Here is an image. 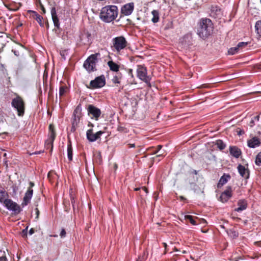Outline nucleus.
<instances>
[{
    "label": "nucleus",
    "instance_id": "1",
    "mask_svg": "<svg viewBox=\"0 0 261 261\" xmlns=\"http://www.w3.org/2000/svg\"><path fill=\"white\" fill-rule=\"evenodd\" d=\"M213 31V23L211 19L203 18L200 20L197 29V34L200 38L206 39L212 34Z\"/></svg>",
    "mask_w": 261,
    "mask_h": 261
},
{
    "label": "nucleus",
    "instance_id": "2",
    "mask_svg": "<svg viewBox=\"0 0 261 261\" xmlns=\"http://www.w3.org/2000/svg\"><path fill=\"white\" fill-rule=\"evenodd\" d=\"M118 15V8L116 6H107L102 8L100 13V19L105 22L115 20Z\"/></svg>",
    "mask_w": 261,
    "mask_h": 261
},
{
    "label": "nucleus",
    "instance_id": "3",
    "mask_svg": "<svg viewBox=\"0 0 261 261\" xmlns=\"http://www.w3.org/2000/svg\"><path fill=\"white\" fill-rule=\"evenodd\" d=\"M99 53L90 55L84 62V67L89 72L96 70V65L98 62V57H100Z\"/></svg>",
    "mask_w": 261,
    "mask_h": 261
},
{
    "label": "nucleus",
    "instance_id": "4",
    "mask_svg": "<svg viewBox=\"0 0 261 261\" xmlns=\"http://www.w3.org/2000/svg\"><path fill=\"white\" fill-rule=\"evenodd\" d=\"M4 204L8 210L12 211L13 215H17L22 211L20 205L10 199H5Z\"/></svg>",
    "mask_w": 261,
    "mask_h": 261
},
{
    "label": "nucleus",
    "instance_id": "5",
    "mask_svg": "<svg viewBox=\"0 0 261 261\" xmlns=\"http://www.w3.org/2000/svg\"><path fill=\"white\" fill-rule=\"evenodd\" d=\"M137 73V76L140 80L148 84L149 86H151L150 83L151 78L147 75L146 67L144 65H138Z\"/></svg>",
    "mask_w": 261,
    "mask_h": 261
},
{
    "label": "nucleus",
    "instance_id": "6",
    "mask_svg": "<svg viewBox=\"0 0 261 261\" xmlns=\"http://www.w3.org/2000/svg\"><path fill=\"white\" fill-rule=\"evenodd\" d=\"M112 42L113 46L117 52H119L122 49L125 48L127 44L125 38L122 36L113 38Z\"/></svg>",
    "mask_w": 261,
    "mask_h": 261
},
{
    "label": "nucleus",
    "instance_id": "7",
    "mask_svg": "<svg viewBox=\"0 0 261 261\" xmlns=\"http://www.w3.org/2000/svg\"><path fill=\"white\" fill-rule=\"evenodd\" d=\"M12 106L16 109L18 115L22 116L24 113V103L22 99L19 97L14 98L12 101Z\"/></svg>",
    "mask_w": 261,
    "mask_h": 261
},
{
    "label": "nucleus",
    "instance_id": "8",
    "mask_svg": "<svg viewBox=\"0 0 261 261\" xmlns=\"http://www.w3.org/2000/svg\"><path fill=\"white\" fill-rule=\"evenodd\" d=\"M106 84V80L104 75L96 77L94 80H92L89 86H87V88L89 89H96L100 88L103 87Z\"/></svg>",
    "mask_w": 261,
    "mask_h": 261
},
{
    "label": "nucleus",
    "instance_id": "9",
    "mask_svg": "<svg viewBox=\"0 0 261 261\" xmlns=\"http://www.w3.org/2000/svg\"><path fill=\"white\" fill-rule=\"evenodd\" d=\"M179 45L182 48L187 49L192 45V38L189 35H185L180 39Z\"/></svg>",
    "mask_w": 261,
    "mask_h": 261
},
{
    "label": "nucleus",
    "instance_id": "10",
    "mask_svg": "<svg viewBox=\"0 0 261 261\" xmlns=\"http://www.w3.org/2000/svg\"><path fill=\"white\" fill-rule=\"evenodd\" d=\"M103 134V132L101 131V130L97 132L95 134H93V129H90L87 131L86 136H87V138L89 140V141L94 142L96 140H97V139H98L99 138H100L101 135Z\"/></svg>",
    "mask_w": 261,
    "mask_h": 261
},
{
    "label": "nucleus",
    "instance_id": "11",
    "mask_svg": "<svg viewBox=\"0 0 261 261\" xmlns=\"http://www.w3.org/2000/svg\"><path fill=\"white\" fill-rule=\"evenodd\" d=\"M88 114L92 115L96 120H98L101 114L100 109L91 105L88 106Z\"/></svg>",
    "mask_w": 261,
    "mask_h": 261
},
{
    "label": "nucleus",
    "instance_id": "12",
    "mask_svg": "<svg viewBox=\"0 0 261 261\" xmlns=\"http://www.w3.org/2000/svg\"><path fill=\"white\" fill-rule=\"evenodd\" d=\"M134 9V4L133 3L126 4L121 8V13L125 16L130 15Z\"/></svg>",
    "mask_w": 261,
    "mask_h": 261
},
{
    "label": "nucleus",
    "instance_id": "13",
    "mask_svg": "<svg viewBox=\"0 0 261 261\" xmlns=\"http://www.w3.org/2000/svg\"><path fill=\"white\" fill-rule=\"evenodd\" d=\"M49 138L47 140L48 144L50 145L51 150L53 148V143L56 138V133L54 129V126L53 124H50L49 126Z\"/></svg>",
    "mask_w": 261,
    "mask_h": 261
},
{
    "label": "nucleus",
    "instance_id": "14",
    "mask_svg": "<svg viewBox=\"0 0 261 261\" xmlns=\"http://www.w3.org/2000/svg\"><path fill=\"white\" fill-rule=\"evenodd\" d=\"M33 194V190L31 188H28L23 197V202L21 203V206L22 207H24V206H26L28 204L32 198Z\"/></svg>",
    "mask_w": 261,
    "mask_h": 261
},
{
    "label": "nucleus",
    "instance_id": "15",
    "mask_svg": "<svg viewBox=\"0 0 261 261\" xmlns=\"http://www.w3.org/2000/svg\"><path fill=\"white\" fill-rule=\"evenodd\" d=\"M81 109L79 106H78L74 110L73 114V120L72 123L73 125H77L80 122V114H81Z\"/></svg>",
    "mask_w": 261,
    "mask_h": 261
},
{
    "label": "nucleus",
    "instance_id": "16",
    "mask_svg": "<svg viewBox=\"0 0 261 261\" xmlns=\"http://www.w3.org/2000/svg\"><path fill=\"white\" fill-rule=\"evenodd\" d=\"M238 170L240 175L247 179L249 177V171L246 169L244 166L239 164L238 166Z\"/></svg>",
    "mask_w": 261,
    "mask_h": 261
},
{
    "label": "nucleus",
    "instance_id": "17",
    "mask_svg": "<svg viewBox=\"0 0 261 261\" xmlns=\"http://www.w3.org/2000/svg\"><path fill=\"white\" fill-rule=\"evenodd\" d=\"M229 151L230 154L236 158H239L242 154L241 149L236 146H230Z\"/></svg>",
    "mask_w": 261,
    "mask_h": 261
},
{
    "label": "nucleus",
    "instance_id": "18",
    "mask_svg": "<svg viewBox=\"0 0 261 261\" xmlns=\"http://www.w3.org/2000/svg\"><path fill=\"white\" fill-rule=\"evenodd\" d=\"M51 14L55 27L57 29H60V23L57 15L56 8L55 7H53L51 8Z\"/></svg>",
    "mask_w": 261,
    "mask_h": 261
},
{
    "label": "nucleus",
    "instance_id": "19",
    "mask_svg": "<svg viewBox=\"0 0 261 261\" xmlns=\"http://www.w3.org/2000/svg\"><path fill=\"white\" fill-rule=\"evenodd\" d=\"M248 146L250 148H255L260 144V141L259 139L256 137H253L247 142Z\"/></svg>",
    "mask_w": 261,
    "mask_h": 261
},
{
    "label": "nucleus",
    "instance_id": "20",
    "mask_svg": "<svg viewBox=\"0 0 261 261\" xmlns=\"http://www.w3.org/2000/svg\"><path fill=\"white\" fill-rule=\"evenodd\" d=\"M238 205L239 207L235 209V211L239 212L245 210L247 208V203L245 200L241 199L238 201Z\"/></svg>",
    "mask_w": 261,
    "mask_h": 261
},
{
    "label": "nucleus",
    "instance_id": "21",
    "mask_svg": "<svg viewBox=\"0 0 261 261\" xmlns=\"http://www.w3.org/2000/svg\"><path fill=\"white\" fill-rule=\"evenodd\" d=\"M221 14V9L217 6H212L211 8V16L217 17Z\"/></svg>",
    "mask_w": 261,
    "mask_h": 261
},
{
    "label": "nucleus",
    "instance_id": "22",
    "mask_svg": "<svg viewBox=\"0 0 261 261\" xmlns=\"http://www.w3.org/2000/svg\"><path fill=\"white\" fill-rule=\"evenodd\" d=\"M28 12L30 13H32L33 14L32 17L36 19V20L39 23V25L41 27H44V24L42 22L43 17L41 15H40L37 12L34 11L29 10Z\"/></svg>",
    "mask_w": 261,
    "mask_h": 261
},
{
    "label": "nucleus",
    "instance_id": "23",
    "mask_svg": "<svg viewBox=\"0 0 261 261\" xmlns=\"http://www.w3.org/2000/svg\"><path fill=\"white\" fill-rule=\"evenodd\" d=\"M91 34L88 31H84L83 34L82 35L81 39L84 40L85 39V41L84 42V44H90L91 42Z\"/></svg>",
    "mask_w": 261,
    "mask_h": 261
},
{
    "label": "nucleus",
    "instance_id": "24",
    "mask_svg": "<svg viewBox=\"0 0 261 261\" xmlns=\"http://www.w3.org/2000/svg\"><path fill=\"white\" fill-rule=\"evenodd\" d=\"M108 65L110 69L114 72H118L119 70V65L113 62L112 60L109 61L108 62Z\"/></svg>",
    "mask_w": 261,
    "mask_h": 261
},
{
    "label": "nucleus",
    "instance_id": "25",
    "mask_svg": "<svg viewBox=\"0 0 261 261\" xmlns=\"http://www.w3.org/2000/svg\"><path fill=\"white\" fill-rule=\"evenodd\" d=\"M67 156L69 161H71L73 156V149L70 140L68 141L67 145Z\"/></svg>",
    "mask_w": 261,
    "mask_h": 261
},
{
    "label": "nucleus",
    "instance_id": "26",
    "mask_svg": "<svg viewBox=\"0 0 261 261\" xmlns=\"http://www.w3.org/2000/svg\"><path fill=\"white\" fill-rule=\"evenodd\" d=\"M228 178H230V175L224 174V175L221 177L219 181L218 186L219 187L220 186H222L223 185H224L227 182Z\"/></svg>",
    "mask_w": 261,
    "mask_h": 261
},
{
    "label": "nucleus",
    "instance_id": "27",
    "mask_svg": "<svg viewBox=\"0 0 261 261\" xmlns=\"http://www.w3.org/2000/svg\"><path fill=\"white\" fill-rule=\"evenodd\" d=\"M153 17L151 19L153 23H156L159 20V13L157 10H153L151 12Z\"/></svg>",
    "mask_w": 261,
    "mask_h": 261
},
{
    "label": "nucleus",
    "instance_id": "28",
    "mask_svg": "<svg viewBox=\"0 0 261 261\" xmlns=\"http://www.w3.org/2000/svg\"><path fill=\"white\" fill-rule=\"evenodd\" d=\"M215 144L217 145V147L221 150L224 149L226 147L225 144L221 140H217Z\"/></svg>",
    "mask_w": 261,
    "mask_h": 261
},
{
    "label": "nucleus",
    "instance_id": "29",
    "mask_svg": "<svg viewBox=\"0 0 261 261\" xmlns=\"http://www.w3.org/2000/svg\"><path fill=\"white\" fill-rule=\"evenodd\" d=\"M68 88L66 86L62 85L59 88V95L60 96H63L67 91Z\"/></svg>",
    "mask_w": 261,
    "mask_h": 261
},
{
    "label": "nucleus",
    "instance_id": "30",
    "mask_svg": "<svg viewBox=\"0 0 261 261\" xmlns=\"http://www.w3.org/2000/svg\"><path fill=\"white\" fill-rule=\"evenodd\" d=\"M255 28L257 34L261 36V20L256 22Z\"/></svg>",
    "mask_w": 261,
    "mask_h": 261
},
{
    "label": "nucleus",
    "instance_id": "31",
    "mask_svg": "<svg viewBox=\"0 0 261 261\" xmlns=\"http://www.w3.org/2000/svg\"><path fill=\"white\" fill-rule=\"evenodd\" d=\"M231 197L227 196L226 194L222 193L220 199L222 202H227Z\"/></svg>",
    "mask_w": 261,
    "mask_h": 261
},
{
    "label": "nucleus",
    "instance_id": "32",
    "mask_svg": "<svg viewBox=\"0 0 261 261\" xmlns=\"http://www.w3.org/2000/svg\"><path fill=\"white\" fill-rule=\"evenodd\" d=\"M227 233L228 235L233 238H236L238 236V233L233 229H230L227 231Z\"/></svg>",
    "mask_w": 261,
    "mask_h": 261
},
{
    "label": "nucleus",
    "instance_id": "33",
    "mask_svg": "<svg viewBox=\"0 0 261 261\" xmlns=\"http://www.w3.org/2000/svg\"><path fill=\"white\" fill-rule=\"evenodd\" d=\"M6 196H8V194L5 191L0 190V202H4Z\"/></svg>",
    "mask_w": 261,
    "mask_h": 261
},
{
    "label": "nucleus",
    "instance_id": "34",
    "mask_svg": "<svg viewBox=\"0 0 261 261\" xmlns=\"http://www.w3.org/2000/svg\"><path fill=\"white\" fill-rule=\"evenodd\" d=\"M186 220H189L192 225H196V221L193 219V217L191 215H186L185 216Z\"/></svg>",
    "mask_w": 261,
    "mask_h": 261
},
{
    "label": "nucleus",
    "instance_id": "35",
    "mask_svg": "<svg viewBox=\"0 0 261 261\" xmlns=\"http://www.w3.org/2000/svg\"><path fill=\"white\" fill-rule=\"evenodd\" d=\"M239 49V48H238L237 46L234 47H231L228 50V53L229 55H234L238 51Z\"/></svg>",
    "mask_w": 261,
    "mask_h": 261
},
{
    "label": "nucleus",
    "instance_id": "36",
    "mask_svg": "<svg viewBox=\"0 0 261 261\" xmlns=\"http://www.w3.org/2000/svg\"><path fill=\"white\" fill-rule=\"evenodd\" d=\"M255 164L258 166H260L261 165V152L258 153L256 157Z\"/></svg>",
    "mask_w": 261,
    "mask_h": 261
},
{
    "label": "nucleus",
    "instance_id": "37",
    "mask_svg": "<svg viewBox=\"0 0 261 261\" xmlns=\"http://www.w3.org/2000/svg\"><path fill=\"white\" fill-rule=\"evenodd\" d=\"M231 187L229 186L227 187V189L222 193L223 194H226L227 196L230 197L232 196L231 194Z\"/></svg>",
    "mask_w": 261,
    "mask_h": 261
},
{
    "label": "nucleus",
    "instance_id": "38",
    "mask_svg": "<svg viewBox=\"0 0 261 261\" xmlns=\"http://www.w3.org/2000/svg\"><path fill=\"white\" fill-rule=\"evenodd\" d=\"M248 44V42H239L238 45H237V46H238V48H243V47H246Z\"/></svg>",
    "mask_w": 261,
    "mask_h": 261
},
{
    "label": "nucleus",
    "instance_id": "39",
    "mask_svg": "<svg viewBox=\"0 0 261 261\" xmlns=\"http://www.w3.org/2000/svg\"><path fill=\"white\" fill-rule=\"evenodd\" d=\"M28 228V227L27 226L25 229H23L21 232L22 237L24 238H27Z\"/></svg>",
    "mask_w": 261,
    "mask_h": 261
},
{
    "label": "nucleus",
    "instance_id": "40",
    "mask_svg": "<svg viewBox=\"0 0 261 261\" xmlns=\"http://www.w3.org/2000/svg\"><path fill=\"white\" fill-rule=\"evenodd\" d=\"M162 148V146L160 145H158L157 146V149H156V150H154L153 152H152V154H156L158 153V152L161 149V148Z\"/></svg>",
    "mask_w": 261,
    "mask_h": 261
},
{
    "label": "nucleus",
    "instance_id": "41",
    "mask_svg": "<svg viewBox=\"0 0 261 261\" xmlns=\"http://www.w3.org/2000/svg\"><path fill=\"white\" fill-rule=\"evenodd\" d=\"M145 252H143V255L139 256L136 261H144L145 259Z\"/></svg>",
    "mask_w": 261,
    "mask_h": 261
},
{
    "label": "nucleus",
    "instance_id": "42",
    "mask_svg": "<svg viewBox=\"0 0 261 261\" xmlns=\"http://www.w3.org/2000/svg\"><path fill=\"white\" fill-rule=\"evenodd\" d=\"M112 81L114 83H115V84H116V83L119 84L120 83V81H119V79L117 76H114L112 80Z\"/></svg>",
    "mask_w": 261,
    "mask_h": 261
},
{
    "label": "nucleus",
    "instance_id": "43",
    "mask_svg": "<svg viewBox=\"0 0 261 261\" xmlns=\"http://www.w3.org/2000/svg\"><path fill=\"white\" fill-rule=\"evenodd\" d=\"M66 231L64 229H62L61 230V231L60 232V236L61 238H64V237H65L66 236Z\"/></svg>",
    "mask_w": 261,
    "mask_h": 261
},
{
    "label": "nucleus",
    "instance_id": "44",
    "mask_svg": "<svg viewBox=\"0 0 261 261\" xmlns=\"http://www.w3.org/2000/svg\"><path fill=\"white\" fill-rule=\"evenodd\" d=\"M18 6H17V7H15V8H11V10L14 11H17L19 8H20V7L21 6V4L19 3L18 4Z\"/></svg>",
    "mask_w": 261,
    "mask_h": 261
},
{
    "label": "nucleus",
    "instance_id": "45",
    "mask_svg": "<svg viewBox=\"0 0 261 261\" xmlns=\"http://www.w3.org/2000/svg\"><path fill=\"white\" fill-rule=\"evenodd\" d=\"M125 128L123 126H119L118 127L117 130L119 132H122L124 130Z\"/></svg>",
    "mask_w": 261,
    "mask_h": 261
},
{
    "label": "nucleus",
    "instance_id": "46",
    "mask_svg": "<svg viewBox=\"0 0 261 261\" xmlns=\"http://www.w3.org/2000/svg\"><path fill=\"white\" fill-rule=\"evenodd\" d=\"M128 148H134L136 147V145L135 143H128L127 144Z\"/></svg>",
    "mask_w": 261,
    "mask_h": 261
},
{
    "label": "nucleus",
    "instance_id": "47",
    "mask_svg": "<svg viewBox=\"0 0 261 261\" xmlns=\"http://www.w3.org/2000/svg\"><path fill=\"white\" fill-rule=\"evenodd\" d=\"M77 125H73V124H72V127H71V132H74L76 130V126Z\"/></svg>",
    "mask_w": 261,
    "mask_h": 261
},
{
    "label": "nucleus",
    "instance_id": "48",
    "mask_svg": "<svg viewBox=\"0 0 261 261\" xmlns=\"http://www.w3.org/2000/svg\"><path fill=\"white\" fill-rule=\"evenodd\" d=\"M35 212H36V218H38L39 217V210L37 208H36L35 209Z\"/></svg>",
    "mask_w": 261,
    "mask_h": 261
},
{
    "label": "nucleus",
    "instance_id": "49",
    "mask_svg": "<svg viewBox=\"0 0 261 261\" xmlns=\"http://www.w3.org/2000/svg\"><path fill=\"white\" fill-rule=\"evenodd\" d=\"M254 120L252 119L250 122L249 125L250 127H252L254 125Z\"/></svg>",
    "mask_w": 261,
    "mask_h": 261
},
{
    "label": "nucleus",
    "instance_id": "50",
    "mask_svg": "<svg viewBox=\"0 0 261 261\" xmlns=\"http://www.w3.org/2000/svg\"><path fill=\"white\" fill-rule=\"evenodd\" d=\"M7 259L6 256L0 257V261H7Z\"/></svg>",
    "mask_w": 261,
    "mask_h": 261
},
{
    "label": "nucleus",
    "instance_id": "51",
    "mask_svg": "<svg viewBox=\"0 0 261 261\" xmlns=\"http://www.w3.org/2000/svg\"><path fill=\"white\" fill-rule=\"evenodd\" d=\"M29 185H30V187L28 188H31V189H32V187L34 186V182H32V181H30L29 182Z\"/></svg>",
    "mask_w": 261,
    "mask_h": 261
},
{
    "label": "nucleus",
    "instance_id": "52",
    "mask_svg": "<svg viewBox=\"0 0 261 261\" xmlns=\"http://www.w3.org/2000/svg\"><path fill=\"white\" fill-rule=\"evenodd\" d=\"M35 232V230L33 228H31L29 231V234L30 235L33 234Z\"/></svg>",
    "mask_w": 261,
    "mask_h": 261
},
{
    "label": "nucleus",
    "instance_id": "53",
    "mask_svg": "<svg viewBox=\"0 0 261 261\" xmlns=\"http://www.w3.org/2000/svg\"><path fill=\"white\" fill-rule=\"evenodd\" d=\"M12 51L14 54V55L16 56H19V53L17 51L12 50Z\"/></svg>",
    "mask_w": 261,
    "mask_h": 261
},
{
    "label": "nucleus",
    "instance_id": "54",
    "mask_svg": "<svg viewBox=\"0 0 261 261\" xmlns=\"http://www.w3.org/2000/svg\"><path fill=\"white\" fill-rule=\"evenodd\" d=\"M74 202H75V201H74V198H71V203L72 204V206H73V210H74Z\"/></svg>",
    "mask_w": 261,
    "mask_h": 261
},
{
    "label": "nucleus",
    "instance_id": "55",
    "mask_svg": "<svg viewBox=\"0 0 261 261\" xmlns=\"http://www.w3.org/2000/svg\"><path fill=\"white\" fill-rule=\"evenodd\" d=\"M179 198L180 199V200L181 201H185V200H186V198L185 197H184V196H180L179 197Z\"/></svg>",
    "mask_w": 261,
    "mask_h": 261
},
{
    "label": "nucleus",
    "instance_id": "56",
    "mask_svg": "<svg viewBox=\"0 0 261 261\" xmlns=\"http://www.w3.org/2000/svg\"><path fill=\"white\" fill-rule=\"evenodd\" d=\"M12 188L13 189V192L14 193H16V191L18 190L17 188L16 187V186H12Z\"/></svg>",
    "mask_w": 261,
    "mask_h": 261
},
{
    "label": "nucleus",
    "instance_id": "57",
    "mask_svg": "<svg viewBox=\"0 0 261 261\" xmlns=\"http://www.w3.org/2000/svg\"><path fill=\"white\" fill-rule=\"evenodd\" d=\"M41 10L42 11V13H45V8H44V7L42 5H41Z\"/></svg>",
    "mask_w": 261,
    "mask_h": 261
},
{
    "label": "nucleus",
    "instance_id": "58",
    "mask_svg": "<svg viewBox=\"0 0 261 261\" xmlns=\"http://www.w3.org/2000/svg\"><path fill=\"white\" fill-rule=\"evenodd\" d=\"M192 173L197 175L198 174V171L196 170H193L191 172Z\"/></svg>",
    "mask_w": 261,
    "mask_h": 261
},
{
    "label": "nucleus",
    "instance_id": "59",
    "mask_svg": "<svg viewBox=\"0 0 261 261\" xmlns=\"http://www.w3.org/2000/svg\"><path fill=\"white\" fill-rule=\"evenodd\" d=\"M190 184L191 185L192 187H195L197 186L194 182H190Z\"/></svg>",
    "mask_w": 261,
    "mask_h": 261
},
{
    "label": "nucleus",
    "instance_id": "60",
    "mask_svg": "<svg viewBox=\"0 0 261 261\" xmlns=\"http://www.w3.org/2000/svg\"><path fill=\"white\" fill-rule=\"evenodd\" d=\"M259 116L258 115L254 117V120H256L257 121L259 120Z\"/></svg>",
    "mask_w": 261,
    "mask_h": 261
},
{
    "label": "nucleus",
    "instance_id": "61",
    "mask_svg": "<svg viewBox=\"0 0 261 261\" xmlns=\"http://www.w3.org/2000/svg\"><path fill=\"white\" fill-rule=\"evenodd\" d=\"M88 126L89 127H93L94 126V125H93L92 123H91V122H89V123H88Z\"/></svg>",
    "mask_w": 261,
    "mask_h": 261
},
{
    "label": "nucleus",
    "instance_id": "62",
    "mask_svg": "<svg viewBox=\"0 0 261 261\" xmlns=\"http://www.w3.org/2000/svg\"><path fill=\"white\" fill-rule=\"evenodd\" d=\"M98 156L99 159L100 160V161L101 162V153L100 152L98 153Z\"/></svg>",
    "mask_w": 261,
    "mask_h": 261
},
{
    "label": "nucleus",
    "instance_id": "63",
    "mask_svg": "<svg viewBox=\"0 0 261 261\" xmlns=\"http://www.w3.org/2000/svg\"><path fill=\"white\" fill-rule=\"evenodd\" d=\"M163 244L164 247L165 248V250H166L167 247V244L166 243H163Z\"/></svg>",
    "mask_w": 261,
    "mask_h": 261
},
{
    "label": "nucleus",
    "instance_id": "64",
    "mask_svg": "<svg viewBox=\"0 0 261 261\" xmlns=\"http://www.w3.org/2000/svg\"><path fill=\"white\" fill-rule=\"evenodd\" d=\"M244 131H242V130H240V131L238 133V134L239 135H242V134H244Z\"/></svg>",
    "mask_w": 261,
    "mask_h": 261
}]
</instances>
